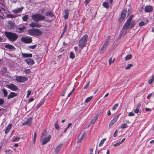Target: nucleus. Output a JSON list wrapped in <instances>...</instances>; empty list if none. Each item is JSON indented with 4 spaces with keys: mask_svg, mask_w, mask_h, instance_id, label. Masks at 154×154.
<instances>
[{
    "mask_svg": "<svg viewBox=\"0 0 154 154\" xmlns=\"http://www.w3.org/2000/svg\"><path fill=\"white\" fill-rule=\"evenodd\" d=\"M127 126H128L126 124H123L121 126V128L122 129H124L125 128H126L127 127Z\"/></svg>",
    "mask_w": 154,
    "mask_h": 154,
    "instance_id": "obj_44",
    "label": "nucleus"
},
{
    "mask_svg": "<svg viewBox=\"0 0 154 154\" xmlns=\"http://www.w3.org/2000/svg\"><path fill=\"white\" fill-rule=\"evenodd\" d=\"M34 100V99L33 97L31 98L28 100V102L30 103L31 102H32Z\"/></svg>",
    "mask_w": 154,
    "mask_h": 154,
    "instance_id": "obj_61",
    "label": "nucleus"
},
{
    "mask_svg": "<svg viewBox=\"0 0 154 154\" xmlns=\"http://www.w3.org/2000/svg\"><path fill=\"white\" fill-rule=\"evenodd\" d=\"M119 115H118V116H115L114 117V118L112 119L110 123L109 124V127H111L117 121L118 117L119 116Z\"/></svg>",
    "mask_w": 154,
    "mask_h": 154,
    "instance_id": "obj_12",
    "label": "nucleus"
},
{
    "mask_svg": "<svg viewBox=\"0 0 154 154\" xmlns=\"http://www.w3.org/2000/svg\"><path fill=\"white\" fill-rule=\"evenodd\" d=\"M109 42L108 41H106L105 42L104 44L103 45L102 48H101V52H103L105 50H106L107 46L109 44Z\"/></svg>",
    "mask_w": 154,
    "mask_h": 154,
    "instance_id": "obj_11",
    "label": "nucleus"
},
{
    "mask_svg": "<svg viewBox=\"0 0 154 154\" xmlns=\"http://www.w3.org/2000/svg\"><path fill=\"white\" fill-rule=\"evenodd\" d=\"M24 72L26 74H28L31 72L30 69H26L24 70Z\"/></svg>",
    "mask_w": 154,
    "mask_h": 154,
    "instance_id": "obj_49",
    "label": "nucleus"
},
{
    "mask_svg": "<svg viewBox=\"0 0 154 154\" xmlns=\"http://www.w3.org/2000/svg\"><path fill=\"white\" fill-rule=\"evenodd\" d=\"M153 9V7L152 6L149 5L146 6L144 10L145 12H150L152 11Z\"/></svg>",
    "mask_w": 154,
    "mask_h": 154,
    "instance_id": "obj_14",
    "label": "nucleus"
},
{
    "mask_svg": "<svg viewBox=\"0 0 154 154\" xmlns=\"http://www.w3.org/2000/svg\"><path fill=\"white\" fill-rule=\"evenodd\" d=\"M69 57L70 58L72 59L75 58V55L73 52H71L69 54Z\"/></svg>",
    "mask_w": 154,
    "mask_h": 154,
    "instance_id": "obj_43",
    "label": "nucleus"
},
{
    "mask_svg": "<svg viewBox=\"0 0 154 154\" xmlns=\"http://www.w3.org/2000/svg\"><path fill=\"white\" fill-rule=\"evenodd\" d=\"M25 61L27 64L30 66L32 65L35 63L34 60L30 58L26 59L25 60Z\"/></svg>",
    "mask_w": 154,
    "mask_h": 154,
    "instance_id": "obj_16",
    "label": "nucleus"
},
{
    "mask_svg": "<svg viewBox=\"0 0 154 154\" xmlns=\"http://www.w3.org/2000/svg\"><path fill=\"white\" fill-rule=\"evenodd\" d=\"M132 55L131 54L127 55L125 57V60H128L131 58Z\"/></svg>",
    "mask_w": 154,
    "mask_h": 154,
    "instance_id": "obj_39",
    "label": "nucleus"
},
{
    "mask_svg": "<svg viewBox=\"0 0 154 154\" xmlns=\"http://www.w3.org/2000/svg\"><path fill=\"white\" fill-rule=\"evenodd\" d=\"M31 91L30 90H28L27 91V94L26 96V97H28L31 94Z\"/></svg>",
    "mask_w": 154,
    "mask_h": 154,
    "instance_id": "obj_51",
    "label": "nucleus"
},
{
    "mask_svg": "<svg viewBox=\"0 0 154 154\" xmlns=\"http://www.w3.org/2000/svg\"><path fill=\"white\" fill-rule=\"evenodd\" d=\"M32 119L31 118H29L27 121L24 122L23 124L22 125L23 126H25L27 125H29L31 123L32 121Z\"/></svg>",
    "mask_w": 154,
    "mask_h": 154,
    "instance_id": "obj_18",
    "label": "nucleus"
},
{
    "mask_svg": "<svg viewBox=\"0 0 154 154\" xmlns=\"http://www.w3.org/2000/svg\"><path fill=\"white\" fill-rule=\"evenodd\" d=\"M47 133V131L45 130L42 134V135L40 137L41 139H42L44 136H46Z\"/></svg>",
    "mask_w": 154,
    "mask_h": 154,
    "instance_id": "obj_29",
    "label": "nucleus"
},
{
    "mask_svg": "<svg viewBox=\"0 0 154 154\" xmlns=\"http://www.w3.org/2000/svg\"><path fill=\"white\" fill-rule=\"evenodd\" d=\"M51 137V135H49L48 137L44 138L42 142V145H44L49 142L50 141Z\"/></svg>",
    "mask_w": 154,
    "mask_h": 154,
    "instance_id": "obj_13",
    "label": "nucleus"
},
{
    "mask_svg": "<svg viewBox=\"0 0 154 154\" xmlns=\"http://www.w3.org/2000/svg\"><path fill=\"white\" fill-rule=\"evenodd\" d=\"M88 38V35H85L79 40V46L81 48V50L86 46Z\"/></svg>",
    "mask_w": 154,
    "mask_h": 154,
    "instance_id": "obj_3",
    "label": "nucleus"
},
{
    "mask_svg": "<svg viewBox=\"0 0 154 154\" xmlns=\"http://www.w3.org/2000/svg\"><path fill=\"white\" fill-rule=\"evenodd\" d=\"M26 29V28L24 26H23L22 27H17L16 28V29L17 30V32L19 33H21L23 32Z\"/></svg>",
    "mask_w": 154,
    "mask_h": 154,
    "instance_id": "obj_15",
    "label": "nucleus"
},
{
    "mask_svg": "<svg viewBox=\"0 0 154 154\" xmlns=\"http://www.w3.org/2000/svg\"><path fill=\"white\" fill-rule=\"evenodd\" d=\"M127 12V10L126 9H124L122 11L121 14V17L119 20V22L121 23L124 20L126 17V14Z\"/></svg>",
    "mask_w": 154,
    "mask_h": 154,
    "instance_id": "obj_8",
    "label": "nucleus"
},
{
    "mask_svg": "<svg viewBox=\"0 0 154 154\" xmlns=\"http://www.w3.org/2000/svg\"><path fill=\"white\" fill-rule=\"evenodd\" d=\"M32 18L36 22H38L39 21L44 20L45 17V16L41 15V14H36L32 16Z\"/></svg>",
    "mask_w": 154,
    "mask_h": 154,
    "instance_id": "obj_4",
    "label": "nucleus"
},
{
    "mask_svg": "<svg viewBox=\"0 0 154 154\" xmlns=\"http://www.w3.org/2000/svg\"><path fill=\"white\" fill-rule=\"evenodd\" d=\"M8 88L13 91H16L18 89V87L13 84L7 85Z\"/></svg>",
    "mask_w": 154,
    "mask_h": 154,
    "instance_id": "obj_9",
    "label": "nucleus"
},
{
    "mask_svg": "<svg viewBox=\"0 0 154 154\" xmlns=\"http://www.w3.org/2000/svg\"><path fill=\"white\" fill-rule=\"evenodd\" d=\"M5 47L8 49H13L15 48V47L13 45L8 44L5 46Z\"/></svg>",
    "mask_w": 154,
    "mask_h": 154,
    "instance_id": "obj_26",
    "label": "nucleus"
},
{
    "mask_svg": "<svg viewBox=\"0 0 154 154\" xmlns=\"http://www.w3.org/2000/svg\"><path fill=\"white\" fill-rule=\"evenodd\" d=\"M29 26L32 28L37 27L40 28L42 26V25L37 23L34 22H32L31 23L29 24Z\"/></svg>",
    "mask_w": 154,
    "mask_h": 154,
    "instance_id": "obj_10",
    "label": "nucleus"
},
{
    "mask_svg": "<svg viewBox=\"0 0 154 154\" xmlns=\"http://www.w3.org/2000/svg\"><path fill=\"white\" fill-rule=\"evenodd\" d=\"M118 131L117 130H116L115 131L114 134H113V137H116L118 135Z\"/></svg>",
    "mask_w": 154,
    "mask_h": 154,
    "instance_id": "obj_48",
    "label": "nucleus"
},
{
    "mask_svg": "<svg viewBox=\"0 0 154 154\" xmlns=\"http://www.w3.org/2000/svg\"><path fill=\"white\" fill-rule=\"evenodd\" d=\"M145 25V23L143 21H140L138 24V25L140 27H141L144 26Z\"/></svg>",
    "mask_w": 154,
    "mask_h": 154,
    "instance_id": "obj_42",
    "label": "nucleus"
},
{
    "mask_svg": "<svg viewBox=\"0 0 154 154\" xmlns=\"http://www.w3.org/2000/svg\"><path fill=\"white\" fill-rule=\"evenodd\" d=\"M68 17V15L65 14L64 16V18L66 20L67 19Z\"/></svg>",
    "mask_w": 154,
    "mask_h": 154,
    "instance_id": "obj_63",
    "label": "nucleus"
},
{
    "mask_svg": "<svg viewBox=\"0 0 154 154\" xmlns=\"http://www.w3.org/2000/svg\"><path fill=\"white\" fill-rule=\"evenodd\" d=\"M134 112L136 113H138L139 112V109H134Z\"/></svg>",
    "mask_w": 154,
    "mask_h": 154,
    "instance_id": "obj_57",
    "label": "nucleus"
},
{
    "mask_svg": "<svg viewBox=\"0 0 154 154\" xmlns=\"http://www.w3.org/2000/svg\"><path fill=\"white\" fill-rule=\"evenodd\" d=\"M20 138L18 137H14L12 140L13 142H17L19 140Z\"/></svg>",
    "mask_w": 154,
    "mask_h": 154,
    "instance_id": "obj_40",
    "label": "nucleus"
},
{
    "mask_svg": "<svg viewBox=\"0 0 154 154\" xmlns=\"http://www.w3.org/2000/svg\"><path fill=\"white\" fill-rule=\"evenodd\" d=\"M102 5L103 7L107 9L109 7V5L107 2H103Z\"/></svg>",
    "mask_w": 154,
    "mask_h": 154,
    "instance_id": "obj_27",
    "label": "nucleus"
},
{
    "mask_svg": "<svg viewBox=\"0 0 154 154\" xmlns=\"http://www.w3.org/2000/svg\"><path fill=\"white\" fill-rule=\"evenodd\" d=\"M36 136L37 135L36 134V132H35L34 133V137L33 139V142L34 143L35 142Z\"/></svg>",
    "mask_w": 154,
    "mask_h": 154,
    "instance_id": "obj_52",
    "label": "nucleus"
},
{
    "mask_svg": "<svg viewBox=\"0 0 154 154\" xmlns=\"http://www.w3.org/2000/svg\"><path fill=\"white\" fill-rule=\"evenodd\" d=\"M2 91L3 93L4 96L5 97H6V96H7L8 95V93L6 90L4 88L3 89Z\"/></svg>",
    "mask_w": 154,
    "mask_h": 154,
    "instance_id": "obj_35",
    "label": "nucleus"
},
{
    "mask_svg": "<svg viewBox=\"0 0 154 154\" xmlns=\"http://www.w3.org/2000/svg\"><path fill=\"white\" fill-rule=\"evenodd\" d=\"M29 18V16L28 15H25L23 16L22 17V19L24 21H26Z\"/></svg>",
    "mask_w": 154,
    "mask_h": 154,
    "instance_id": "obj_34",
    "label": "nucleus"
},
{
    "mask_svg": "<svg viewBox=\"0 0 154 154\" xmlns=\"http://www.w3.org/2000/svg\"><path fill=\"white\" fill-rule=\"evenodd\" d=\"M69 11L67 9H65L64 11V12L65 14L68 15L69 14Z\"/></svg>",
    "mask_w": 154,
    "mask_h": 154,
    "instance_id": "obj_56",
    "label": "nucleus"
},
{
    "mask_svg": "<svg viewBox=\"0 0 154 154\" xmlns=\"http://www.w3.org/2000/svg\"><path fill=\"white\" fill-rule=\"evenodd\" d=\"M29 2L30 3H34V0H28Z\"/></svg>",
    "mask_w": 154,
    "mask_h": 154,
    "instance_id": "obj_64",
    "label": "nucleus"
},
{
    "mask_svg": "<svg viewBox=\"0 0 154 154\" xmlns=\"http://www.w3.org/2000/svg\"><path fill=\"white\" fill-rule=\"evenodd\" d=\"M135 23L136 22L134 20H133L131 22L130 27L131 28L134 27L135 25Z\"/></svg>",
    "mask_w": 154,
    "mask_h": 154,
    "instance_id": "obj_33",
    "label": "nucleus"
},
{
    "mask_svg": "<svg viewBox=\"0 0 154 154\" xmlns=\"http://www.w3.org/2000/svg\"><path fill=\"white\" fill-rule=\"evenodd\" d=\"M23 7H21L20 8H18L15 9L14 10H13V12L14 14L18 13L21 12L23 10Z\"/></svg>",
    "mask_w": 154,
    "mask_h": 154,
    "instance_id": "obj_21",
    "label": "nucleus"
},
{
    "mask_svg": "<svg viewBox=\"0 0 154 154\" xmlns=\"http://www.w3.org/2000/svg\"><path fill=\"white\" fill-rule=\"evenodd\" d=\"M109 150H108L107 151L106 153V154H109ZM105 153L106 152L104 150L103 151H99V152H98L97 154H105Z\"/></svg>",
    "mask_w": 154,
    "mask_h": 154,
    "instance_id": "obj_28",
    "label": "nucleus"
},
{
    "mask_svg": "<svg viewBox=\"0 0 154 154\" xmlns=\"http://www.w3.org/2000/svg\"><path fill=\"white\" fill-rule=\"evenodd\" d=\"M90 81H89L88 83L86 84V85L84 87V89H87L89 86L90 85Z\"/></svg>",
    "mask_w": 154,
    "mask_h": 154,
    "instance_id": "obj_46",
    "label": "nucleus"
},
{
    "mask_svg": "<svg viewBox=\"0 0 154 154\" xmlns=\"http://www.w3.org/2000/svg\"><path fill=\"white\" fill-rule=\"evenodd\" d=\"M4 33L9 40L12 42L15 41L18 37L17 35L15 33L10 32H5Z\"/></svg>",
    "mask_w": 154,
    "mask_h": 154,
    "instance_id": "obj_1",
    "label": "nucleus"
},
{
    "mask_svg": "<svg viewBox=\"0 0 154 154\" xmlns=\"http://www.w3.org/2000/svg\"><path fill=\"white\" fill-rule=\"evenodd\" d=\"M91 0H85V5L87 6L88 4L89 3Z\"/></svg>",
    "mask_w": 154,
    "mask_h": 154,
    "instance_id": "obj_55",
    "label": "nucleus"
},
{
    "mask_svg": "<svg viewBox=\"0 0 154 154\" xmlns=\"http://www.w3.org/2000/svg\"><path fill=\"white\" fill-rule=\"evenodd\" d=\"M16 80L18 82H25L27 81L28 80V78L25 76H17L16 79Z\"/></svg>",
    "mask_w": 154,
    "mask_h": 154,
    "instance_id": "obj_7",
    "label": "nucleus"
},
{
    "mask_svg": "<svg viewBox=\"0 0 154 154\" xmlns=\"http://www.w3.org/2000/svg\"><path fill=\"white\" fill-rule=\"evenodd\" d=\"M45 10V8H42L40 9V12L42 14H43L44 13Z\"/></svg>",
    "mask_w": 154,
    "mask_h": 154,
    "instance_id": "obj_60",
    "label": "nucleus"
},
{
    "mask_svg": "<svg viewBox=\"0 0 154 154\" xmlns=\"http://www.w3.org/2000/svg\"><path fill=\"white\" fill-rule=\"evenodd\" d=\"M134 115V113L131 112H129L128 114V116H133Z\"/></svg>",
    "mask_w": 154,
    "mask_h": 154,
    "instance_id": "obj_58",
    "label": "nucleus"
},
{
    "mask_svg": "<svg viewBox=\"0 0 154 154\" xmlns=\"http://www.w3.org/2000/svg\"><path fill=\"white\" fill-rule=\"evenodd\" d=\"M21 40L24 43L26 44L30 43L32 42V38L30 37H23L21 38Z\"/></svg>",
    "mask_w": 154,
    "mask_h": 154,
    "instance_id": "obj_6",
    "label": "nucleus"
},
{
    "mask_svg": "<svg viewBox=\"0 0 154 154\" xmlns=\"http://www.w3.org/2000/svg\"><path fill=\"white\" fill-rule=\"evenodd\" d=\"M28 34L30 35L36 37L42 35V32L39 29L37 28H32L28 30Z\"/></svg>",
    "mask_w": 154,
    "mask_h": 154,
    "instance_id": "obj_2",
    "label": "nucleus"
},
{
    "mask_svg": "<svg viewBox=\"0 0 154 154\" xmlns=\"http://www.w3.org/2000/svg\"><path fill=\"white\" fill-rule=\"evenodd\" d=\"M141 106V104L140 103H139L137 105V106L136 109H140V106Z\"/></svg>",
    "mask_w": 154,
    "mask_h": 154,
    "instance_id": "obj_59",
    "label": "nucleus"
},
{
    "mask_svg": "<svg viewBox=\"0 0 154 154\" xmlns=\"http://www.w3.org/2000/svg\"><path fill=\"white\" fill-rule=\"evenodd\" d=\"M63 146V144L62 143H60L57 146L55 149V152L56 154H58L59 152Z\"/></svg>",
    "mask_w": 154,
    "mask_h": 154,
    "instance_id": "obj_17",
    "label": "nucleus"
},
{
    "mask_svg": "<svg viewBox=\"0 0 154 154\" xmlns=\"http://www.w3.org/2000/svg\"><path fill=\"white\" fill-rule=\"evenodd\" d=\"M58 120H57V121H56V122L54 124V125L55 127L56 128V129H57V130H58L60 128V127L58 125Z\"/></svg>",
    "mask_w": 154,
    "mask_h": 154,
    "instance_id": "obj_31",
    "label": "nucleus"
},
{
    "mask_svg": "<svg viewBox=\"0 0 154 154\" xmlns=\"http://www.w3.org/2000/svg\"><path fill=\"white\" fill-rule=\"evenodd\" d=\"M17 94L16 93L13 92H11L10 94L8 96V99L10 98H13L17 96Z\"/></svg>",
    "mask_w": 154,
    "mask_h": 154,
    "instance_id": "obj_22",
    "label": "nucleus"
},
{
    "mask_svg": "<svg viewBox=\"0 0 154 154\" xmlns=\"http://www.w3.org/2000/svg\"><path fill=\"white\" fill-rule=\"evenodd\" d=\"M22 56L24 57H32V55L31 54H27L25 53H23Z\"/></svg>",
    "mask_w": 154,
    "mask_h": 154,
    "instance_id": "obj_24",
    "label": "nucleus"
},
{
    "mask_svg": "<svg viewBox=\"0 0 154 154\" xmlns=\"http://www.w3.org/2000/svg\"><path fill=\"white\" fill-rule=\"evenodd\" d=\"M44 101H43L41 102L40 103L38 104L37 105L38 108H39L40 106H41L44 103Z\"/></svg>",
    "mask_w": 154,
    "mask_h": 154,
    "instance_id": "obj_53",
    "label": "nucleus"
},
{
    "mask_svg": "<svg viewBox=\"0 0 154 154\" xmlns=\"http://www.w3.org/2000/svg\"><path fill=\"white\" fill-rule=\"evenodd\" d=\"M92 96H91L87 97L85 100V102L86 103H88L89 101H90L92 99Z\"/></svg>",
    "mask_w": 154,
    "mask_h": 154,
    "instance_id": "obj_37",
    "label": "nucleus"
},
{
    "mask_svg": "<svg viewBox=\"0 0 154 154\" xmlns=\"http://www.w3.org/2000/svg\"><path fill=\"white\" fill-rule=\"evenodd\" d=\"M154 81V75H152V78L150 79L148 81L149 84L151 85L152 84Z\"/></svg>",
    "mask_w": 154,
    "mask_h": 154,
    "instance_id": "obj_30",
    "label": "nucleus"
},
{
    "mask_svg": "<svg viewBox=\"0 0 154 154\" xmlns=\"http://www.w3.org/2000/svg\"><path fill=\"white\" fill-rule=\"evenodd\" d=\"M37 45L35 44L33 45H32L29 46L28 47L29 48H30L32 49H35L36 47H37Z\"/></svg>",
    "mask_w": 154,
    "mask_h": 154,
    "instance_id": "obj_45",
    "label": "nucleus"
},
{
    "mask_svg": "<svg viewBox=\"0 0 154 154\" xmlns=\"http://www.w3.org/2000/svg\"><path fill=\"white\" fill-rule=\"evenodd\" d=\"M119 106V104L118 103H116L113 106L112 110H114L116 109V108L118 107Z\"/></svg>",
    "mask_w": 154,
    "mask_h": 154,
    "instance_id": "obj_41",
    "label": "nucleus"
},
{
    "mask_svg": "<svg viewBox=\"0 0 154 154\" xmlns=\"http://www.w3.org/2000/svg\"><path fill=\"white\" fill-rule=\"evenodd\" d=\"M12 124H9L6 127L5 129L4 130L5 134L8 133L12 127Z\"/></svg>",
    "mask_w": 154,
    "mask_h": 154,
    "instance_id": "obj_20",
    "label": "nucleus"
},
{
    "mask_svg": "<svg viewBox=\"0 0 154 154\" xmlns=\"http://www.w3.org/2000/svg\"><path fill=\"white\" fill-rule=\"evenodd\" d=\"M84 139V138L82 137V136L77 141V142L78 143H80Z\"/></svg>",
    "mask_w": 154,
    "mask_h": 154,
    "instance_id": "obj_47",
    "label": "nucleus"
},
{
    "mask_svg": "<svg viewBox=\"0 0 154 154\" xmlns=\"http://www.w3.org/2000/svg\"><path fill=\"white\" fill-rule=\"evenodd\" d=\"M133 66V65L131 64H128L125 67V69H129L131 67Z\"/></svg>",
    "mask_w": 154,
    "mask_h": 154,
    "instance_id": "obj_36",
    "label": "nucleus"
},
{
    "mask_svg": "<svg viewBox=\"0 0 154 154\" xmlns=\"http://www.w3.org/2000/svg\"><path fill=\"white\" fill-rule=\"evenodd\" d=\"M8 26H10V29H14L15 27V23L12 21H9L8 22Z\"/></svg>",
    "mask_w": 154,
    "mask_h": 154,
    "instance_id": "obj_19",
    "label": "nucleus"
},
{
    "mask_svg": "<svg viewBox=\"0 0 154 154\" xmlns=\"http://www.w3.org/2000/svg\"><path fill=\"white\" fill-rule=\"evenodd\" d=\"M121 144V143L120 142H118V143H116L114 144H113V146L114 147H116L118 146H119Z\"/></svg>",
    "mask_w": 154,
    "mask_h": 154,
    "instance_id": "obj_50",
    "label": "nucleus"
},
{
    "mask_svg": "<svg viewBox=\"0 0 154 154\" xmlns=\"http://www.w3.org/2000/svg\"><path fill=\"white\" fill-rule=\"evenodd\" d=\"M133 17V15H131L128 18V20L125 23L123 28L127 30L130 27V23Z\"/></svg>",
    "mask_w": 154,
    "mask_h": 154,
    "instance_id": "obj_5",
    "label": "nucleus"
},
{
    "mask_svg": "<svg viewBox=\"0 0 154 154\" xmlns=\"http://www.w3.org/2000/svg\"><path fill=\"white\" fill-rule=\"evenodd\" d=\"M45 15L47 16L53 17L54 16V13L51 11H48L46 12Z\"/></svg>",
    "mask_w": 154,
    "mask_h": 154,
    "instance_id": "obj_25",
    "label": "nucleus"
},
{
    "mask_svg": "<svg viewBox=\"0 0 154 154\" xmlns=\"http://www.w3.org/2000/svg\"><path fill=\"white\" fill-rule=\"evenodd\" d=\"M7 17L8 18H15L16 17L15 16V15H12L11 14H8L7 15Z\"/></svg>",
    "mask_w": 154,
    "mask_h": 154,
    "instance_id": "obj_38",
    "label": "nucleus"
},
{
    "mask_svg": "<svg viewBox=\"0 0 154 154\" xmlns=\"http://www.w3.org/2000/svg\"><path fill=\"white\" fill-rule=\"evenodd\" d=\"M112 57H110L109 60V65L111 64L112 62Z\"/></svg>",
    "mask_w": 154,
    "mask_h": 154,
    "instance_id": "obj_62",
    "label": "nucleus"
},
{
    "mask_svg": "<svg viewBox=\"0 0 154 154\" xmlns=\"http://www.w3.org/2000/svg\"><path fill=\"white\" fill-rule=\"evenodd\" d=\"M106 140V138H103V139H102L101 140L99 144V146H102Z\"/></svg>",
    "mask_w": 154,
    "mask_h": 154,
    "instance_id": "obj_32",
    "label": "nucleus"
},
{
    "mask_svg": "<svg viewBox=\"0 0 154 154\" xmlns=\"http://www.w3.org/2000/svg\"><path fill=\"white\" fill-rule=\"evenodd\" d=\"M98 116L99 115L98 114L96 115L93 118V119L91 121L90 124H94L95 122L97 120V119Z\"/></svg>",
    "mask_w": 154,
    "mask_h": 154,
    "instance_id": "obj_23",
    "label": "nucleus"
},
{
    "mask_svg": "<svg viewBox=\"0 0 154 154\" xmlns=\"http://www.w3.org/2000/svg\"><path fill=\"white\" fill-rule=\"evenodd\" d=\"M4 103V100L0 98V105L3 104Z\"/></svg>",
    "mask_w": 154,
    "mask_h": 154,
    "instance_id": "obj_54",
    "label": "nucleus"
}]
</instances>
